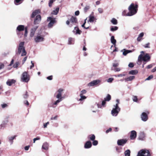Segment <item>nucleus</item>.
Here are the masks:
<instances>
[{
  "label": "nucleus",
  "instance_id": "obj_8",
  "mask_svg": "<svg viewBox=\"0 0 156 156\" xmlns=\"http://www.w3.org/2000/svg\"><path fill=\"white\" fill-rule=\"evenodd\" d=\"M150 58V57L148 54H146L143 57L142 54H140L138 56V60L140 61L142 59L145 62L149 60Z\"/></svg>",
  "mask_w": 156,
  "mask_h": 156
},
{
  "label": "nucleus",
  "instance_id": "obj_22",
  "mask_svg": "<svg viewBox=\"0 0 156 156\" xmlns=\"http://www.w3.org/2000/svg\"><path fill=\"white\" fill-rule=\"evenodd\" d=\"M16 136H13L8 137L9 141L11 144H12L13 142V140L16 138Z\"/></svg>",
  "mask_w": 156,
  "mask_h": 156
},
{
  "label": "nucleus",
  "instance_id": "obj_6",
  "mask_svg": "<svg viewBox=\"0 0 156 156\" xmlns=\"http://www.w3.org/2000/svg\"><path fill=\"white\" fill-rule=\"evenodd\" d=\"M114 108H113L112 110L111 113L113 116H116L118 115L120 109L117 105H114Z\"/></svg>",
  "mask_w": 156,
  "mask_h": 156
},
{
  "label": "nucleus",
  "instance_id": "obj_37",
  "mask_svg": "<svg viewBox=\"0 0 156 156\" xmlns=\"http://www.w3.org/2000/svg\"><path fill=\"white\" fill-rule=\"evenodd\" d=\"M95 86L98 84H99L101 82V80H94Z\"/></svg>",
  "mask_w": 156,
  "mask_h": 156
},
{
  "label": "nucleus",
  "instance_id": "obj_29",
  "mask_svg": "<svg viewBox=\"0 0 156 156\" xmlns=\"http://www.w3.org/2000/svg\"><path fill=\"white\" fill-rule=\"evenodd\" d=\"M111 22L114 25H116L117 24V20L114 18H112L111 20Z\"/></svg>",
  "mask_w": 156,
  "mask_h": 156
},
{
  "label": "nucleus",
  "instance_id": "obj_61",
  "mask_svg": "<svg viewBox=\"0 0 156 156\" xmlns=\"http://www.w3.org/2000/svg\"><path fill=\"white\" fill-rule=\"evenodd\" d=\"M40 139V138L39 137H37L36 138H34L33 139L34 143H35V141L37 140H38Z\"/></svg>",
  "mask_w": 156,
  "mask_h": 156
},
{
  "label": "nucleus",
  "instance_id": "obj_16",
  "mask_svg": "<svg viewBox=\"0 0 156 156\" xmlns=\"http://www.w3.org/2000/svg\"><path fill=\"white\" fill-rule=\"evenodd\" d=\"M70 23H71V25L70 27L72 26V25L76 23L77 21V19L76 17L74 16H72L70 19Z\"/></svg>",
  "mask_w": 156,
  "mask_h": 156
},
{
  "label": "nucleus",
  "instance_id": "obj_2",
  "mask_svg": "<svg viewBox=\"0 0 156 156\" xmlns=\"http://www.w3.org/2000/svg\"><path fill=\"white\" fill-rule=\"evenodd\" d=\"M137 5L132 3L128 8L129 12L127 13L126 16H131L135 14L137 12Z\"/></svg>",
  "mask_w": 156,
  "mask_h": 156
},
{
  "label": "nucleus",
  "instance_id": "obj_34",
  "mask_svg": "<svg viewBox=\"0 0 156 156\" xmlns=\"http://www.w3.org/2000/svg\"><path fill=\"white\" fill-rule=\"evenodd\" d=\"M69 44H73L74 42L73 39L71 37L69 38L68 40Z\"/></svg>",
  "mask_w": 156,
  "mask_h": 156
},
{
  "label": "nucleus",
  "instance_id": "obj_26",
  "mask_svg": "<svg viewBox=\"0 0 156 156\" xmlns=\"http://www.w3.org/2000/svg\"><path fill=\"white\" fill-rule=\"evenodd\" d=\"M111 41L112 44L115 46V45L116 40L114 38V37L113 36L111 37Z\"/></svg>",
  "mask_w": 156,
  "mask_h": 156
},
{
  "label": "nucleus",
  "instance_id": "obj_62",
  "mask_svg": "<svg viewBox=\"0 0 156 156\" xmlns=\"http://www.w3.org/2000/svg\"><path fill=\"white\" fill-rule=\"evenodd\" d=\"M7 106H8V105H7V104H2L1 105V106H2V108H5L7 107Z\"/></svg>",
  "mask_w": 156,
  "mask_h": 156
},
{
  "label": "nucleus",
  "instance_id": "obj_31",
  "mask_svg": "<svg viewBox=\"0 0 156 156\" xmlns=\"http://www.w3.org/2000/svg\"><path fill=\"white\" fill-rule=\"evenodd\" d=\"M130 151L128 149L126 150L124 152L125 156H130Z\"/></svg>",
  "mask_w": 156,
  "mask_h": 156
},
{
  "label": "nucleus",
  "instance_id": "obj_13",
  "mask_svg": "<svg viewBox=\"0 0 156 156\" xmlns=\"http://www.w3.org/2000/svg\"><path fill=\"white\" fill-rule=\"evenodd\" d=\"M25 27L23 25H19L16 28V32L18 35L20 34V32L23 30L25 29Z\"/></svg>",
  "mask_w": 156,
  "mask_h": 156
},
{
  "label": "nucleus",
  "instance_id": "obj_44",
  "mask_svg": "<svg viewBox=\"0 0 156 156\" xmlns=\"http://www.w3.org/2000/svg\"><path fill=\"white\" fill-rule=\"evenodd\" d=\"M55 1V0H50L48 3L49 6L50 7H51L52 6V3Z\"/></svg>",
  "mask_w": 156,
  "mask_h": 156
},
{
  "label": "nucleus",
  "instance_id": "obj_17",
  "mask_svg": "<svg viewBox=\"0 0 156 156\" xmlns=\"http://www.w3.org/2000/svg\"><path fill=\"white\" fill-rule=\"evenodd\" d=\"M73 32L75 34H80L82 32V31L80 30L78 27H75L74 28V30H73Z\"/></svg>",
  "mask_w": 156,
  "mask_h": 156
},
{
  "label": "nucleus",
  "instance_id": "obj_41",
  "mask_svg": "<svg viewBox=\"0 0 156 156\" xmlns=\"http://www.w3.org/2000/svg\"><path fill=\"white\" fill-rule=\"evenodd\" d=\"M16 58V57L15 56H14L12 58V59L11 62H10V63L9 65V66H11L12 64H13L14 62V60Z\"/></svg>",
  "mask_w": 156,
  "mask_h": 156
},
{
  "label": "nucleus",
  "instance_id": "obj_28",
  "mask_svg": "<svg viewBox=\"0 0 156 156\" xmlns=\"http://www.w3.org/2000/svg\"><path fill=\"white\" fill-rule=\"evenodd\" d=\"M88 138L91 141L94 140L95 138V136L94 134H91L88 136Z\"/></svg>",
  "mask_w": 156,
  "mask_h": 156
},
{
  "label": "nucleus",
  "instance_id": "obj_51",
  "mask_svg": "<svg viewBox=\"0 0 156 156\" xmlns=\"http://www.w3.org/2000/svg\"><path fill=\"white\" fill-rule=\"evenodd\" d=\"M87 20V18H86V19H85V22H84V23L82 25V27H84V28H85L86 29H87L89 28V27H85V26H84L85 24L86 23V20Z\"/></svg>",
  "mask_w": 156,
  "mask_h": 156
},
{
  "label": "nucleus",
  "instance_id": "obj_14",
  "mask_svg": "<svg viewBox=\"0 0 156 156\" xmlns=\"http://www.w3.org/2000/svg\"><path fill=\"white\" fill-rule=\"evenodd\" d=\"M136 136V133L134 130H132L131 132L130 138L131 140L135 139Z\"/></svg>",
  "mask_w": 156,
  "mask_h": 156
},
{
  "label": "nucleus",
  "instance_id": "obj_52",
  "mask_svg": "<svg viewBox=\"0 0 156 156\" xmlns=\"http://www.w3.org/2000/svg\"><path fill=\"white\" fill-rule=\"evenodd\" d=\"M114 80V79L113 78H110L108 79L107 80V81L108 82V83H111L112 82V81Z\"/></svg>",
  "mask_w": 156,
  "mask_h": 156
},
{
  "label": "nucleus",
  "instance_id": "obj_33",
  "mask_svg": "<svg viewBox=\"0 0 156 156\" xmlns=\"http://www.w3.org/2000/svg\"><path fill=\"white\" fill-rule=\"evenodd\" d=\"M111 99V96L109 94H108L107 96L104 98V100L106 101H109Z\"/></svg>",
  "mask_w": 156,
  "mask_h": 156
},
{
  "label": "nucleus",
  "instance_id": "obj_12",
  "mask_svg": "<svg viewBox=\"0 0 156 156\" xmlns=\"http://www.w3.org/2000/svg\"><path fill=\"white\" fill-rule=\"evenodd\" d=\"M149 113L147 112V113L146 112H143L141 115V118L142 120L144 122L147 121L148 119L147 114Z\"/></svg>",
  "mask_w": 156,
  "mask_h": 156
},
{
  "label": "nucleus",
  "instance_id": "obj_64",
  "mask_svg": "<svg viewBox=\"0 0 156 156\" xmlns=\"http://www.w3.org/2000/svg\"><path fill=\"white\" fill-rule=\"evenodd\" d=\"M30 147V146L29 145H28V146H25L24 147V149H25V150L28 151L29 150Z\"/></svg>",
  "mask_w": 156,
  "mask_h": 156
},
{
  "label": "nucleus",
  "instance_id": "obj_45",
  "mask_svg": "<svg viewBox=\"0 0 156 156\" xmlns=\"http://www.w3.org/2000/svg\"><path fill=\"white\" fill-rule=\"evenodd\" d=\"M28 96L29 95L28 94L27 92V91H26L25 94L23 95V98L25 99L27 98L28 97Z\"/></svg>",
  "mask_w": 156,
  "mask_h": 156
},
{
  "label": "nucleus",
  "instance_id": "obj_47",
  "mask_svg": "<svg viewBox=\"0 0 156 156\" xmlns=\"http://www.w3.org/2000/svg\"><path fill=\"white\" fill-rule=\"evenodd\" d=\"M93 142H92L93 145L94 146H96L97 145H98V141L97 140H94L93 141Z\"/></svg>",
  "mask_w": 156,
  "mask_h": 156
},
{
  "label": "nucleus",
  "instance_id": "obj_24",
  "mask_svg": "<svg viewBox=\"0 0 156 156\" xmlns=\"http://www.w3.org/2000/svg\"><path fill=\"white\" fill-rule=\"evenodd\" d=\"M48 144L47 143H44L43 144V145L42 146V148L47 150L48 149Z\"/></svg>",
  "mask_w": 156,
  "mask_h": 156
},
{
  "label": "nucleus",
  "instance_id": "obj_25",
  "mask_svg": "<svg viewBox=\"0 0 156 156\" xmlns=\"http://www.w3.org/2000/svg\"><path fill=\"white\" fill-rule=\"evenodd\" d=\"M135 76H130L128 77L125 78V80L126 81H131L134 79L135 78Z\"/></svg>",
  "mask_w": 156,
  "mask_h": 156
},
{
  "label": "nucleus",
  "instance_id": "obj_53",
  "mask_svg": "<svg viewBox=\"0 0 156 156\" xmlns=\"http://www.w3.org/2000/svg\"><path fill=\"white\" fill-rule=\"evenodd\" d=\"M133 101L134 102H136L137 101V98L136 96H133Z\"/></svg>",
  "mask_w": 156,
  "mask_h": 156
},
{
  "label": "nucleus",
  "instance_id": "obj_54",
  "mask_svg": "<svg viewBox=\"0 0 156 156\" xmlns=\"http://www.w3.org/2000/svg\"><path fill=\"white\" fill-rule=\"evenodd\" d=\"M153 77V76L152 75L150 76H148L147 78L145 80H151V79H152Z\"/></svg>",
  "mask_w": 156,
  "mask_h": 156
},
{
  "label": "nucleus",
  "instance_id": "obj_59",
  "mask_svg": "<svg viewBox=\"0 0 156 156\" xmlns=\"http://www.w3.org/2000/svg\"><path fill=\"white\" fill-rule=\"evenodd\" d=\"M98 11L100 13H102L103 12V10L101 8H99L98 9Z\"/></svg>",
  "mask_w": 156,
  "mask_h": 156
},
{
  "label": "nucleus",
  "instance_id": "obj_46",
  "mask_svg": "<svg viewBox=\"0 0 156 156\" xmlns=\"http://www.w3.org/2000/svg\"><path fill=\"white\" fill-rule=\"evenodd\" d=\"M90 7L89 6H86L84 9V11L85 12H86L87 10L89 9Z\"/></svg>",
  "mask_w": 156,
  "mask_h": 156
},
{
  "label": "nucleus",
  "instance_id": "obj_42",
  "mask_svg": "<svg viewBox=\"0 0 156 156\" xmlns=\"http://www.w3.org/2000/svg\"><path fill=\"white\" fill-rule=\"evenodd\" d=\"M19 65V62H17L13 65V67L14 68H17Z\"/></svg>",
  "mask_w": 156,
  "mask_h": 156
},
{
  "label": "nucleus",
  "instance_id": "obj_10",
  "mask_svg": "<svg viewBox=\"0 0 156 156\" xmlns=\"http://www.w3.org/2000/svg\"><path fill=\"white\" fill-rule=\"evenodd\" d=\"M47 21H50L48 25V27L49 28H51L53 27L54 23L55 22V19H52V18L51 17H48Z\"/></svg>",
  "mask_w": 156,
  "mask_h": 156
},
{
  "label": "nucleus",
  "instance_id": "obj_4",
  "mask_svg": "<svg viewBox=\"0 0 156 156\" xmlns=\"http://www.w3.org/2000/svg\"><path fill=\"white\" fill-rule=\"evenodd\" d=\"M64 91V89L61 88L59 89L55 94V97L56 98H61L63 99L65 97L64 96H62V94Z\"/></svg>",
  "mask_w": 156,
  "mask_h": 156
},
{
  "label": "nucleus",
  "instance_id": "obj_50",
  "mask_svg": "<svg viewBox=\"0 0 156 156\" xmlns=\"http://www.w3.org/2000/svg\"><path fill=\"white\" fill-rule=\"evenodd\" d=\"M126 75V74L125 73H123L122 74L118 75L117 77H122L123 76H125Z\"/></svg>",
  "mask_w": 156,
  "mask_h": 156
},
{
  "label": "nucleus",
  "instance_id": "obj_7",
  "mask_svg": "<svg viewBox=\"0 0 156 156\" xmlns=\"http://www.w3.org/2000/svg\"><path fill=\"white\" fill-rule=\"evenodd\" d=\"M21 79L22 81L26 83L29 80L30 78L27 72H24L22 73Z\"/></svg>",
  "mask_w": 156,
  "mask_h": 156
},
{
  "label": "nucleus",
  "instance_id": "obj_1",
  "mask_svg": "<svg viewBox=\"0 0 156 156\" xmlns=\"http://www.w3.org/2000/svg\"><path fill=\"white\" fill-rule=\"evenodd\" d=\"M40 12V10H36L33 12L30 16L31 18H33L36 16L34 22V24L36 25L38 24L41 21V16L39 15H37Z\"/></svg>",
  "mask_w": 156,
  "mask_h": 156
},
{
  "label": "nucleus",
  "instance_id": "obj_38",
  "mask_svg": "<svg viewBox=\"0 0 156 156\" xmlns=\"http://www.w3.org/2000/svg\"><path fill=\"white\" fill-rule=\"evenodd\" d=\"M95 86L98 84H99L101 82V80H94Z\"/></svg>",
  "mask_w": 156,
  "mask_h": 156
},
{
  "label": "nucleus",
  "instance_id": "obj_5",
  "mask_svg": "<svg viewBox=\"0 0 156 156\" xmlns=\"http://www.w3.org/2000/svg\"><path fill=\"white\" fill-rule=\"evenodd\" d=\"M137 156H151V155L148 150L145 149L140 151Z\"/></svg>",
  "mask_w": 156,
  "mask_h": 156
},
{
  "label": "nucleus",
  "instance_id": "obj_27",
  "mask_svg": "<svg viewBox=\"0 0 156 156\" xmlns=\"http://www.w3.org/2000/svg\"><path fill=\"white\" fill-rule=\"evenodd\" d=\"M23 0H14V3L15 5H18L22 3Z\"/></svg>",
  "mask_w": 156,
  "mask_h": 156
},
{
  "label": "nucleus",
  "instance_id": "obj_39",
  "mask_svg": "<svg viewBox=\"0 0 156 156\" xmlns=\"http://www.w3.org/2000/svg\"><path fill=\"white\" fill-rule=\"evenodd\" d=\"M80 98L79 99V101H82L83 100L85 99L86 98V97L83 95H80Z\"/></svg>",
  "mask_w": 156,
  "mask_h": 156
},
{
  "label": "nucleus",
  "instance_id": "obj_58",
  "mask_svg": "<svg viewBox=\"0 0 156 156\" xmlns=\"http://www.w3.org/2000/svg\"><path fill=\"white\" fill-rule=\"evenodd\" d=\"M149 44H150V43H148L147 44H145L144 46L145 48H150V47L149 46Z\"/></svg>",
  "mask_w": 156,
  "mask_h": 156
},
{
  "label": "nucleus",
  "instance_id": "obj_18",
  "mask_svg": "<svg viewBox=\"0 0 156 156\" xmlns=\"http://www.w3.org/2000/svg\"><path fill=\"white\" fill-rule=\"evenodd\" d=\"M91 146V142L90 141H88L86 142L85 143L84 147L85 148L88 149L90 148Z\"/></svg>",
  "mask_w": 156,
  "mask_h": 156
},
{
  "label": "nucleus",
  "instance_id": "obj_40",
  "mask_svg": "<svg viewBox=\"0 0 156 156\" xmlns=\"http://www.w3.org/2000/svg\"><path fill=\"white\" fill-rule=\"evenodd\" d=\"M122 148L120 147H116V151L117 153H119L121 152Z\"/></svg>",
  "mask_w": 156,
  "mask_h": 156
},
{
  "label": "nucleus",
  "instance_id": "obj_19",
  "mask_svg": "<svg viewBox=\"0 0 156 156\" xmlns=\"http://www.w3.org/2000/svg\"><path fill=\"white\" fill-rule=\"evenodd\" d=\"M121 52H122V54L124 56H126L129 53L132 52V51L130 50H127L125 49H124L121 50Z\"/></svg>",
  "mask_w": 156,
  "mask_h": 156
},
{
  "label": "nucleus",
  "instance_id": "obj_57",
  "mask_svg": "<svg viewBox=\"0 0 156 156\" xmlns=\"http://www.w3.org/2000/svg\"><path fill=\"white\" fill-rule=\"evenodd\" d=\"M119 65L118 63H114L113 64V66L114 67H116Z\"/></svg>",
  "mask_w": 156,
  "mask_h": 156
},
{
  "label": "nucleus",
  "instance_id": "obj_15",
  "mask_svg": "<svg viewBox=\"0 0 156 156\" xmlns=\"http://www.w3.org/2000/svg\"><path fill=\"white\" fill-rule=\"evenodd\" d=\"M37 28V26H36L31 29L30 34V37H32L34 36L35 32Z\"/></svg>",
  "mask_w": 156,
  "mask_h": 156
},
{
  "label": "nucleus",
  "instance_id": "obj_11",
  "mask_svg": "<svg viewBox=\"0 0 156 156\" xmlns=\"http://www.w3.org/2000/svg\"><path fill=\"white\" fill-rule=\"evenodd\" d=\"M127 140L126 139H122L118 140L117 141V144L119 146H124L127 142Z\"/></svg>",
  "mask_w": 156,
  "mask_h": 156
},
{
  "label": "nucleus",
  "instance_id": "obj_32",
  "mask_svg": "<svg viewBox=\"0 0 156 156\" xmlns=\"http://www.w3.org/2000/svg\"><path fill=\"white\" fill-rule=\"evenodd\" d=\"M59 10V8H57L55 10H54L52 12V13L54 15H57L58 13Z\"/></svg>",
  "mask_w": 156,
  "mask_h": 156
},
{
  "label": "nucleus",
  "instance_id": "obj_9",
  "mask_svg": "<svg viewBox=\"0 0 156 156\" xmlns=\"http://www.w3.org/2000/svg\"><path fill=\"white\" fill-rule=\"evenodd\" d=\"M44 40V36L39 34L35 37L34 38V41L36 43L43 41Z\"/></svg>",
  "mask_w": 156,
  "mask_h": 156
},
{
  "label": "nucleus",
  "instance_id": "obj_43",
  "mask_svg": "<svg viewBox=\"0 0 156 156\" xmlns=\"http://www.w3.org/2000/svg\"><path fill=\"white\" fill-rule=\"evenodd\" d=\"M118 29V27L116 26H115L114 27H112L111 28V30L112 31H115Z\"/></svg>",
  "mask_w": 156,
  "mask_h": 156
},
{
  "label": "nucleus",
  "instance_id": "obj_63",
  "mask_svg": "<svg viewBox=\"0 0 156 156\" xmlns=\"http://www.w3.org/2000/svg\"><path fill=\"white\" fill-rule=\"evenodd\" d=\"M47 79L49 80H51L52 79V76H49L47 77Z\"/></svg>",
  "mask_w": 156,
  "mask_h": 156
},
{
  "label": "nucleus",
  "instance_id": "obj_20",
  "mask_svg": "<svg viewBox=\"0 0 156 156\" xmlns=\"http://www.w3.org/2000/svg\"><path fill=\"white\" fill-rule=\"evenodd\" d=\"M15 82V80L13 79L9 80L7 81L6 83L9 86H11Z\"/></svg>",
  "mask_w": 156,
  "mask_h": 156
},
{
  "label": "nucleus",
  "instance_id": "obj_60",
  "mask_svg": "<svg viewBox=\"0 0 156 156\" xmlns=\"http://www.w3.org/2000/svg\"><path fill=\"white\" fill-rule=\"evenodd\" d=\"M121 70V69L119 68H115L114 69V71L115 72H119Z\"/></svg>",
  "mask_w": 156,
  "mask_h": 156
},
{
  "label": "nucleus",
  "instance_id": "obj_23",
  "mask_svg": "<svg viewBox=\"0 0 156 156\" xmlns=\"http://www.w3.org/2000/svg\"><path fill=\"white\" fill-rule=\"evenodd\" d=\"M138 73V71L137 70H134L130 71L129 73V74L134 75Z\"/></svg>",
  "mask_w": 156,
  "mask_h": 156
},
{
  "label": "nucleus",
  "instance_id": "obj_30",
  "mask_svg": "<svg viewBox=\"0 0 156 156\" xmlns=\"http://www.w3.org/2000/svg\"><path fill=\"white\" fill-rule=\"evenodd\" d=\"M58 99L55 101L53 104V105H57L63 99L61 98H57Z\"/></svg>",
  "mask_w": 156,
  "mask_h": 156
},
{
  "label": "nucleus",
  "instance_id": "obj_48",
  "mask_svg": "<svg viewBox=\"0 0 156 156\" xmlns=\"http://www.w3.org/2000/svg\"><path fill=\"white\" fill-rule=\"evenodd\" d=\"M25 30V33L24 34V36L25 37H27V27H25L24 29Z\"/></svg>",
  "mask_w": 156,
  "mask_h": 156
},
{
  "label": "nucleus",
  "instance_id": "obj_21",
  "mask_svg": "<svg viewBox=\"0 0 156 156\" xmlns=\"http://www.w3.org/2000/svg\"><path fill=\"white\" fill-rule=\"evenodd\" d=\"M89 19L88 21V22H89L90 23L93 22L94 20H95V19L94 16L92 15H90L89 16Z\"/></svg>",
  "mask_w": 156,
  "mask_h": 156
},
{
  "label": "nucleus",
  "instance_id": "obj_35",
  "mask_svg": "<svg viewBox=\"0 0 156 156\" xmlns=\"http://www.w3.org/2000/svg\"><path fill=\"white\" fill-rule=\"evenodd\" d=\"M95 86L94 80L92 81L88 84V86L89 87H92Z\"/></svg>",
  "mask_w": 156,
  "mask_h": 156
},
{
  "label": "nucleus",
  "instance_id": "obj_49",
  "mask_svg": "<svg viewBox=\"0 0 156 156\" xmlns=\"http://www.w3.org/2000/svg\"><path fill=\"white\" fill-rule=\"evenodd\" d=\"M87 92V91L85 89L83 90H81L80 92V95H83L84 94H85Z\"/></svg>",
  "mask_w": 156,
  "mask_h": 156
},
{
  "label": "nucleus",
  "instance_id": "obj_56",
  "mask_svg": "<svg viewBox=\"0 0 156 156\" xmlns=\"http://www.w3.org/2000/svg\"><path fill=\"white\" fill-rule=\"evenodd\" d=\"M4 67V65L2 63H0V70L3 68Z\"/></svg>",
  "mask_w": 156,
  "mask_h": 156
},
{
  "label": "nucleus",
  "instance_id": "obj_3",
  "mask_svg": "<svg viewBox=\"0 0 156 156\" xmlns=\"http://www.w3.org/2000/svg\"><path fill=\"white\" fill-rule=\"evenodd\" d=\"M24 42H20L18 46L17 54H20L21 53V56H25L27 54V52L25 49V48L24 47Z\"/></svg>",
  "mask_w": 156,
  "mask_h": 156
},
{
  "label": "nucleus",
  "instance_id": "obj_36",
  "mask_svg": "<svg viewBox=\"0 0 156 156\" xmlns=\"http://www.w3.org/2000/svg\"><path fill=\"white\" fill-rule=\"evenodd\" d=\"M144 137V134L143 133H141L139 137L140 140H143Z\"/></svg>",
  "mask_w": 156,
  "mask_h": 156
},
{
  "label": "nucleus",
  "instance_id": "obj_55",
  "mask_svg": "<svg viewBox=\"0 0 156 156\" xmlns=\"http://www.w3.org/2000/svg\"><path fill=\"white\" fill-rule=\"evenodd\" d=\"M128 66L130 68H132L134 66V65L133 63L130 62L128 65Z\"/></svg>",
  "mask_w": 156,
  "mask_h": 156
}]
</instances>
